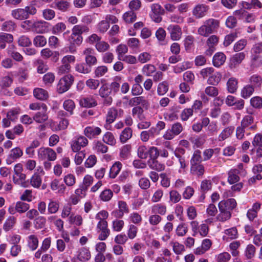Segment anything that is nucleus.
<instances>
[{
	"instance_id": "f257e3e1",
	"label": "nucleus",
	"mask_w": 262,
	"mask_h": 262,
	"mask_svg": "<svg viewBox=\"0 0 262 262\" xmlns=\"http://www.w3.org/2000/svg\"><path fill=\"white\" fill-rule=\"evenodd\" d=\"M89 28L84 25H75L72 29V34L69 37V40L71 45L79 46L82 42V33H88Z\"/></svg>"
},
{
	"instance_id": "f03ea898",
	"label": "nucleus",
	"mask_w": 262,
	"mask_h": 262,
	"mask_svg": "<svg viewBox=\"0 0 262 262\" xmlns=\"http://www.w3.org/2000/svg\"><path fill=\"white\" fill-rule=\"evenodd\" d=\"M220 27V21L214 18L206 20L203 25L199 28L198 33L199 35L207 37L209 34L216 32Z\"/></svg>"
},
{
	"instance_id": "7ed1b4c3",
	"label": "nucleus",
	"mask_w": 262,
	"mask_h": 262,
	"mask_svg": "<svg viewBox=\"0 0 262 262\" xmlns=\"http://www.w3.org/2000/svg\"><path fill=\"white\" fill-rule=\"evenodd\" d=\"M159 156V151L158 148H152L149 151V159L147 162L149 167L158 171H163L165 169V165L157 160Z\"/></svg>"
},
{
	"instance_id": "20e7f679",
	"label": "nucleus",
	"mask_w": 262,
	"mask_h": 262,
	"mask_svg": "<svg viewBox=\"0 0 262 262\" xmlns=\"http://www.w3.org/2000/svg\"><path fill=\"white\" fill-rule=\"evenodd\" d=\"M47 110V106L43 103H34V120L38 123L46 121L48 118Z\"/></svg>"
},
{
	"instance_id": "39448f33",
	"label": "nucleus",
	"mask_w": 262,
	"mask_h": 262,
	"mask_svg": "<svg viewBox=\"0 0 262 262\" xmlns=\"http://www.w3.org/2000/svg\"><path fill=\"white\" fill-rule=\"evenodd\" d=\"M23 166L20 163L15 165L14 168V174L13 176V181L14 184L19 185L23 187H27L29 186V182L26 181V176L22 173Z\"/></svg>"
},
{
	"instance_id": "423d86ee",
	"label": "nucleus",
	"mask_w": 262,
	"mask_h": 262,
	"mask_svg": "<svg viewBox=\"0 0 262 262\" xmlns=\"http://www.w3.org/2000/svg\"><path fill=\"white\" fill-rule=\"evenodd\" d=\"M74 80V77L70 74L67 75L61 78L57 85V91L58 93L62 94L67 92L72 85Z\"/></svg>"
},
{
	"instance_id": "0eeeda50",
	"label": "nucleus",
	"mask_w": 262,
	"mask_h": 262,
	"mask_svg": "<svg viewBox=\"0 0 262 262\" xmlns=\"http://www.w3.org/2000/svg\"><path fill=\"white\" fill-rule=\"evenodd\" d=\"M112 91L106 83L103 84L100 88L99 90V96L103 99V104L105 105H110L113 102V98L111 96Z\"/></svg>"
},
{
	"instance_id": "6e6552de",
	"label": "nucleus",
	"mask_w": 262,
	"mask_h": 262,
	"mask_svg": "<svg viewBox=\"0 0 262 262\" xmlns=\"http://www.w3.org/2000/svg\"><path fill=\"white\" fill-rule=\"evenodd\" d=\"M84 56V60L86 64L92 69L93 66L97 64L98 60L95 56V51L91 48H86L83 52Z\"/></svg>"
},
{
	"instance_id": "1a4fd4ad",
	"label": "nucleus",
	"mask_w": 262,
	"mask_h": 262,
	"mask_svg": "<svg viewBox=\"0 0 262 262\" xmlns=\"http://www.w3.org/2000/svg\"><path fill=\"white\" fill-rule=\"evenodd\" d=\"M183 130V127L181 123L176 122L171 126V129L168 130L163 135L166 140H171L175 136L179 135Z\"/></svg>"
},
{
	"instance_id": "9d476101",
	"label": "nucleus",
	"mask_w": 262,
	"mask_h": 262,
	"mask_svg": "<svg viewBox=\"0 0 262 262\" xmlns=\"http://www.w3.org/2000/svg\"><path fill=\"white\" fill-rule=\"evenodd\" d=\"M32 9L29 6L24 9H16L12 11L11 15L15 19L22 20L28 18L30 14H32Z\"/></svg>"
},
{
	"instance_id": "9b49d317",
	"label": "nucleus",
	"mask_w": 262,
	"mask_h": 262,
	"mask_svg": "<svg viewBox=\"0 0 262 262\" xmlns=\"http://www.w3.org/2000/svg\"><path fill=\"white\" fill-rule=\"evenodd\" d=\"M170 39L173 41L179 40L182 36V29L178 25H170L167 28Z\"/></svg>"
},
{
	"instance_id": "f8f14e48",
	"label": "nucleus",
	"mask_w": 262,
	"mask_h": 262,
	"mask_svg": "<svg viewBox=\"0 0 262 262\" xmlns=\"http://www.w3.org/2000/svg\"><path fill=\"white\" fill-rule=\"evenodd\" d=\"M39 159H48L49 161H54L56 158V152L50 148H40L38 151Z\"/></svg>"
},
{
	"instance_id": "ddd939ff",
	"label": "nucleus",
	"mask_w": 262,
	"mask_h": 262,
	"mask_svg": "<svg viewBox=\"0 0 262 262\" xmlns=\"http://www.w3.org/2000/svg\"><path fill=\"white\" fill-rule=\"evenodd\" d=\"M88 144V139L84 136H79L73 140L71 142V148L73 151L78 152L82 147L86 146Z\"/></svg>"
},
{
	"instance_id": "4468645a",
	"label": "nucleus",
	"mask_w": 262,
	"mask_h": 262,
	"mask_svg": "<svg viewBox=\"0 0 262 262\" xmlns=\"http://www.w3.org/2000/svg\"><path fill=\"white\" fill-rule=\"evenodd\" d=\"M118 209L114 210L111 214L116 219L122 218L124 213L129 212V209L125 202L119 201L118 203Z\"/></svg>"
},
{
	"instance_id": "2eb2a0df",
	"label": "nucleus",
	"mask_w": 262,
	"mask_h": 262,
	"mask_svg": "<svg viewBox=\"0 0 262 262\" xmlns=\"http://www.w3.org/2000/svg\"><path fill=\"white\" fill-rule=\"evenodd\" d=\"M97 228L101 231V233L99 235V239L103 241L110 235V231L107 228V222L105 220H101L97 224Z\"/></svg>"
},
{
	"instance_id": "dca6fc26",
	"label": "nucleus",
	"mask_w": 262,
	"mask_h": 262,
	"mask_svg": "<svg viewBox=\"0 0 262 262\" xmlns=\"http://www.w3.org/2000/svg\"><path fill=\"white\" fill-rule=\"evenodd\" d=\"M101 133V129L99 127L95 126H87L84 130V134L89 139L96 138Z\"/></svg>"
},
{
	"instance_id": "f3484780",
	"label": "nucleus",
	"mask_w": 262,
	"mask_h": 262,
	"mask_svg": "<svg viewBox=\"0 0 262 262\" xmlns=\"http://www.w3.org/2000/svg\"><path fill=\"white\" fill-rule=\"evenodd\" d=\"M245 58L244 52H239L235 54L230 59L229 67L231 69L235 68L238 66Z\"/></svg>"
},
{
	"instance_id": "a211bd4d",
	"label": "nucleus",
	"mask_w": 262,
	"mask_h": 262,
	"mask_svg": "<svg viewBox=\"0 0 262 262\" xmlns=\"http://www.w3.org/2000/svg\"><path fill=\"white\" fill-rule=\"evenodd\" d=\"M208 10L207 6L204 4H199L193 8L192 14L196 18H201L206 15Z\"/></svg>"
},
{
	"instance_id": "6ab92c4d",
	"label": "nucleus",
	"mask_w": 262,
	"mask_h": 262,
	"mask_svg": "<svg viewBox=\"0 0 262 262\" xmlns=\"http://www.w3.org/2000/svg\"><path fill=\"white\" fill-rule=\"evenodd\" d=\"M254 122V118L252 115H246L241 122V125L247 129L253 130L256 128V125H251Z\"/></svg>"
},
{
	"instance_id": "aec40b11",
	"label": "nucleus",
	"mask_w": 262,
	"mask_h": 262,
	"mask_svg": "<svg viewBox=\"0 0 262 262\" xmlns=\"http://www.w3.org/2000/svg\"><path fill=\"white\" fill-rule=\"evenodd\" d=\"M79 103L81 106L88 108L94 107L97 105V101L92 96L81 98Z\"/></svg>"
},
{
	"instance_id": "412c9836",
	"label": "nucleus",
	"mask_w": 262,
	"mask_h": 262,
	"mask_svg": "<svg viewBox=\"0 0 262 262\" xmlns=\"http://www.w3.org/2000/svg\"><path fill=\"white\" fill-rule=\"evenodd\" d=\"M220 213L217 216V220L221 222H225L229 220L231 216V211L226 209L218 204Z\"/></svg>"
},
{
	"instance_id": "4be33fe9",
	"label": "nucleus",
	"mask_w": 262,
	"mask_h": 262,
	"mask_svg": "<svg viewBox=\"0 0 262 262\" xmlns=\"http://www.w3.org/2000/svg\"><path fill=\"white\" fill-rule=\"evenodd\" d=\"M22 155L23 151L19 147H16L11 149L10 154L6 160L7 163L8 164H11L13 161L20 158Z\"/></svg>"
},
{
	"instance_id": "5701e85b",
	"label": "nucleus",
	"mask_w": 262,
	"mask_h": 262,
	"mask_svg": "<svg viewBox=\"0 0 262 262\" xmlns=\"http://www.w3.org/2000/svg\"><path fill=\"white\" fill-rule=\"evenodd\" d=\"M212 245V242L210 239L206 238L202 241L200 247H198L195 250V254L201 255L204 254L206 251L209 250Z\"/></svg>"
},
{
	"instance_id": "b1692460",
	"label": "nucleus",
	"mask_w": 262,
	"mask_h": 262,
	"mask_svg": "<svg viewBox=\"0 0 262 262\" xmlns=\"http://www.w3.org/2000/svg\"><path fill=\"white\" fill-rule=\"evenodd\" d=\"M130 106L141 105L143 107H147L149 105L148 101L143 96H138L131 98L128 101Z\"/></svg>"
},
{
	"instance_id": "393cba45",
	"label": "nucleus",
	"mask_w": 262,
	"mask_h": 262,
	"mask_svg": "<svg viewBox=\"0 0 262 262\" xmlns=\"http://www.w3.org/2000/svg\"><path fill=\"white\" fill-rule=\"evenodd\" d=\"M226 57L222 52L216 53L213 57V64L216 67H219L225 62Z\"/></svg>"
},
{
	"instance_id": "a878e982",
	"label": "nucleus",
	"mask_w": 262,
	"mask_h": 262,
	"mask_svg": "<svg viewBox=\"0 0 262 262\" xmlns=\"http://www.w3.org/2000/svg\"><path fill=\"white\" fill-rule=\"evenodd\" d=\"M13 40V37L10 34L0 33V49H3L6 48V43H10Z\"/></svg>"
},
{
	"instance_id": "bb28decb",
	"label": "nucleus",
	"mask_w": 262,
	"mask_h": 262,
	"mask_svg": "<svg viewBox=\"0 0 262 262\" xmlns=\"http://www.w3.org/2000/svg\"><path fill=\"white\" fill-rule=\"evenodd\" d=\"M219 205L231 211L236 207L237 204L234 199H229L226 201H221Z\"/></svg>"
},
{
	"instance_id": "cd10ccee",
	"label": "nucleus",
	"mask_w": 262,
	"mask_h": 262,
	"mask_svg": "<svg viewBox=\"0 0 262 262\" xmlns=\"http://www.w3.org/2000/svg\"><path fill=\"white\" fill-rule=\"evenodd\" d=\"M34 96L37 99L45 100L48 98L47 91L41 88H36L34 89Z\"/></svg>"
},
{
	"instance_id": "c85d7f7f",
	"label": "nucleus",
	"mask_w": 262,
	"mask_h": 262,
	"mask_svg": "<svg viewBox=\"0 0 262 262\" xmlns=\"http://www.w3.org/2000/svg\"><path fill=\"white\" fill-rule=\"evenodd\" d=\"M152 148H157L155 146H151L148 149L144 145L139 147L138 149V156L141 159H146L148 156H149V151Z\"/></svg>"
},
{
	"instance_id": "c756f323",
	"label": "nucleus",
	"mask_w": 262,
	"mask_h": 262,
	"mask_svg": "<svg viewBox=\"0 0 262 262\" xmlns=\"http://www.w3.org/2000/svg\"><path fill=\"white\" fill-rule=\"evenodd\" d=\"M190 172L198 177L202 176L205 172L204 167L202 164L191 165Z\"/></svg>"
},
{
	"instance_id": "7c9ffc66",
	"label": "nucleus",
	"mask_w": 262,
	"mask_h": 262,
	"mask_svg": "<svg viewBox=\"0 0 262 262\" xmlns=\"http://www.w3.org/2000/svg\"><path fill=\"white\" fill-rule=\"evenodd\" d=\"M77 257L80 261H86L91 258V254L88 249L83 247L79 249Z\"/></svg>"
},
{
	"instance_id": "2f4dec72",
	"label": "nucleus",
	"mask_w": 262,
	"mask_h": 262,
	"mask_svg": "<svg viewBox=\"0 0 262 262\" xmlns=\"http://www.w3.org/2000/svg\"><path fill=\"white\" fill-rule=\"evenodd\" d=\"M254 87L251 84L245 85L241 91V96L243 98L247 99L250 97L254 91Z\"/></svg>"
},
{
	"instance_id": "473e14b6",
	"label": "nucleus",
	"mask_w": 262,
	"mask_h": 262,
	"mask_svg": "<svg viewBox=\"0 0 262 262\" xmlns=\"http://www.w3.org/2000/svg\"><path fill=\"white\" fill-rule=\"evenodd\" d=\"M132 136V130L130 127H126L121 132L120 140L121 143H125Z\"/></svg>"
},
{
	"instance_id": "72a5a7b5",
	"label": "nucleus",
	"mask_w": 262,
	"mask_h": 262,
	"mask_svg": "<svg viewBox=\"0 0 262 262\" xmlns=\"http://www.w3.org/2000/svg\"><path fill=\"white\" fill-rule=\"evenodd\" d=\"M239 170L237 169L231 170L228 173V181L231 184L237 182L239 178L238 176Z\"/></svg>"
},
{
	"instance_id": "f704fd0d",
	"label": "nucleus",
	"mask_w": 262,
	"mask_h": 262,
	"mask_svg": "<svg viewBox=\"0 0 262 262\" xmlns=\"http://www.w3.org/2000/svg\"><path fill=\"white\" fill-rule=\"evenodd\" d=\"M122 168V164L119 162H115L111 167L110 171V176L112 178H115L120 172Z\"/></svg>"
},
{
	"instance_id": "c9c22d12",
	"label": "nucleus",
	"mask_w": 262,
	"mask_h": 262,
	"mask_svg": "<svg viewBox=\"0 0 262 262\" xmlns=\"http://www.w3.org/2000/svg\"><path fill=\"white\" fill-rule=\"evenodd\" d=\"M121 82V78L120 77L117 76L114 78V81L111 83L110 88L112 93L116 94L119 92Z\"/></svg>"
},
{
	"instance_id": "e433bc0d",
	"label": "nucleus",
	"mask_w": 262,
	"mask_h": 262,
	"mask_svg": "<svg viewBox=\"0 0 262 262\" xmlns=\"http://www.w3.org/2000/svg\"><path fill=\"white\" fill-rule=\"evenodd\" d=\"M237 80L236 78L231 77L227 81V89L229 93H234L237 88Z\"/></svg>"
},
{
	"instance_id": "4c0bfd02",
	"label": "nucleus",
	"mask_w": 262,
	"mask_h": 262,
	"mask_svg": "<svg viewBox=\"0 0 262 262\" xmlns=\"http://www.w3.org/2000/svg\"><path fill=\"white\" fill-rule=\"evenodd\" d=\"M221 74L219 72L213 73V74L208 77L207 83L211 85H216L221 80Z\"/></svg>"
},
{
	"instance_id": "58836bf2",
	"label": "nucleus",
	"mask_w": 262,
	"mask_h": 262,
	"mask_svg": "<svg viewBox=\"0 0 262 262\" xmlns=\"http://www.w3.org/2000/svg\"><path fill=\"white\" fill-rule=\"evenodd\" d=\"M233 130L234 128L232 126H229L225 128L219 135L218 138L219 140L221 141L227 139L231 136Z\"/></svg>"
},
{
	"instance_id": "ea45409f",
	"label": "nucleus",
	"mask_w": 262,
	"mask_h": 262,
	"mask_svg": "<svg viewBox=\"0 0 262 262\" xmlns=\"http://www.w3.org/2000/svg\"><path fill=\"white\" fill-rule=\"evenodd\" d=\"M92 69L85 62L77 64L75 67L76 71L84 74L90 73L92 71Z\"/></svg>"
},
{
	"instance_id": "a19ab883",
	"label": "nucleus",
	"mask_w": 262,
	"mask_h": 262,
	"mask_svg": "<svg viewBox=\"0 0 262 262\" xmlns=\"http://www.w3.org/2000/svg\"><path fill=\"white\" fill-rule=\"evenodd\" d=\"M35 66L36 67L37 72L39 74L45 73L49 69L48 65L41 59L36 61Z\"/></svg>"
},
{
	"instance_id": "79ce46f5",
	"label": "nucleus",
	"mask_w": 262,
	"mask_h": 262,
	"mask_svg": "<svg viewBox=\"0 0 262 262\" xmlns=\"http://www.w3.org/2000/svg\"><path fill=\"white\" fill-rule=\"evenodd\" d=\"M137 16L136 13L133 11H129L125 12L123 15V20L126 23H133L136 20Z\"/></svg>"
},
{
	"instance_id": "37998d69",
	"label": "nucleus",
	"mask_w": 262,
	"mask_h": 262,
	"mask_svg": "<svg viewBox=\"0 0 262 262\" xmlns=\"http://www.w3.org/2000/svg\"><path fill=\"white\" fill-rule=\"evenodd\" d=\"M117 115L118 112L116 109L113 107L110 108L106 116V122L108 124L113 123L116 119Z\"/></svg>"
},
{
	"instance_id": "c03bdc74",
	"label": "nucleus",
	"mask_w": 262,
	"mask_h": 262,
	"mask_svg": "<svg viewBox=\"0 0 262 262\" xmlns=\"http://www.w3.org/2000/svg\"><path fill=\"white\" fill-rule=\"evenodd\" d=\"M202 161V158L201 151L199 149L195 150L190 160V165L201 164Z\"/></svg>"
},
{
	"instance_id": "a18cd8bd",
	"label": "nucleus",
	"mask_w": 262,
	"mask_h": 262,
	"mask_svg": "<svg viewBox=\"0 0 262 262\" xmlns=\"http://www.w3.org/2000/svg\"><path fill=\"white\" fill-rule=\"evenodd\" d=\"M189 141L193 145L194 147H201L205 143L204 138L199 137H191L189 139Z\"/></svg>"
},
{
	"instance_id": "49530a36",
	"label": "nucleus",
	"mask_w": 262,
	"mask_h": 262,
	"mask_svg": "<svg viewBox=\"0 0 262 262\" xmlns=\"http://www.w3.org/2000/svg\"><path fill=\"white\" fill-rule=\"evenodd\" d=\"M212 184L210 180H203L201 184V190L202 192L201 196L205 198L204 194L207 192L209 190L211 189Z\"/></svg>"
},
{
	"instance_id": "de8ad7c7",
	"label": "nucleus",
	"mask_w": 262,
	"mask_h": 262,
	"mask_svg": "<svg viewBox=\"0 0 262 262\" xmlns=\"http://www.w3.org/2000/svg\"><path fill=\"white\" fill-rule=\"evenodd\" d=\"M51 188L53 190H58L59 193H63L66 187L63 184L59 185V181L57 180H54L51 183Z\"/></svg>"
},
{
	"instance_id": "09e8293b",
	"label": "nucleus",
	"mask_w": 262,
	"mask_h": 262,
	"mask_svg": "<svg viewBox=\"0 0 262 262\" xmlns=\"http://www.w3.org/2000/svg\"><path fill=\"white\" fill-rule=\"evenodd\" d=\"M16 24L12 20H8L4 23L2 26V29L4 31L11 32L15 30Z\"/></svg>"
},
{
	"instance_id": "8fccbe9b",
	"label": "nucleus",
	"mask_w": 262,
	"mask_h": 262,
	"mask_svg": "<svg viewBox=\"0 0 262 262\" xmlns=\"http://www.w3.org/2000/svg\"><path fill=\"white\" fill-rule=\"evenodd\" d=\"M69 6V3L65 1H59L57 2H54L52 5V8H57L58 9L65 11Z\"/></svg>"
},
{
	"instance_id": "3c124183",
	"label": "nucleus",
	"mask_w": 262,
	"mask_h": 262,
	"mask_svg": "<svg viewBox=\"0 0 262 262\" xmlns=\"http://www.w3.org/2000/svg\"><path fill=\"white\" fill-rule=\"evenodd\" d=\"M47 43V39L43 35H37L34 38V45L37 47H43Z\"/></svg>"
},
{
	"instance_id": "603ef678",
	"label": "nucleus",
	"mask_w": 262,
	"mask_h": 262,
	"mask_svg": "<svg viewBox=\"0 0 262 262\" xmlns=\"http://www.w3.org/2000/svg\"><path fill=\"white\" fill-rule=\"evenodd\" d=\"M16 222V219L14 216H10L7 219L5 222L3 229L6 231H8L11 229Z\"/></svg>"
},
{
	"instance_id": "864d4df0",
	"label": "nucleus",
	"mask_w": 262,
	"mask_h": 262,
	"mask_svg": "<svg viewBox=\"0 0 262 262\" xmlns=\"http://www.w3.org/2000/svg\"><path fill=\"white\" fill-rule=\"evenodd\" d=\"M237 37L236 32L231 33L225 37L223 45L225 47H228Z\"/></svg>"
},
{
	"instance_id": "5fc2aeb1",
	"label": "nucleus",
	"mask_w": 262,
	"mask_h": 262,
	"mask_svg": "<svg viewBox=\"0 0 262 262\" xmlns=\"http://www.w3.org/2000/svg\"><path fill=\"white\" fill-rule=\"evenodd\" d=\"M103 141L106 144L114 145L116 143V140L114 135L111 132H107L103 137Z\"/></svg>"
},
{
	"instance_id": "6e6d98bb",
	"label": "nucleus",
	"mask_w": 262,
	"mask_h": 262,
	"mask_svg": "<svg viewBox=\"0 0 262 262\" xmlns=\"http://www.w3.org/2000/svg\"><path fill=\"white\" fill-rule=\"evenodd\" d=\"M20 114L19 108H14L9 111L7 114V117L11 121H15Z\"/></svg>"
},
{
	"instance_id": "4d7b16f0",
	"label": "nucleus",
	"mask_w": 262,
	"mask_h": 262,
	"mask_svg": "<svg viewBox=\"0 0 262 262\" xmlns=\"http://www.w3.org/2000/svg\"><path fill=\"white\" fill-rule=\"evenodd\" d=\"M251 84L253 85L254 88L259 87L262 83V78L257 75H253L250 78Z\"/></svg>"
},
{
	"instance_id": "13d9d810",
	"label": "nucleus",
	"mask_w": 262,
	"mask_h": 262,
	"mask_svg": "<svg viewBox=\"0 0 262 262\" xmlns=\"http://www.w3.org/2000/svg\"><path fill=\"white\" fill-rule=\"evenodd\" d=\"M64 110L69 112L70 115L73 114V111L75 107V103L71 99L66 100L63 104Z\"/></svg>"
},
{
	"instance_id": "bf43d9fd",
	"label": "nucleus",
	"mask_w": 262,
	"mask_h": 262,
	"mask_svg": "<svg viewBox=\"0 0 262 262\" xmlns=\"http://www.w3.org/2000/svg\"><path fill=\"white\" fill-rule=\"evenodd\" d=\"M171 244L172 246L173 252L177 254H181L185 250L184 246L177 242H171Z\"/></svg>"
},
{
	"instance_id": "052dcab7",
	"label": "nucleus",
	"mask_w": 262,
	"mask_h": 262,
	"mask_svg": "<svg viewBox=\"0 0 262 262\" xmlns=\"http://www.w3.org/2000/svg\"><path fill=\"white\" fill-rule=\"evenodd\" d=\"M156 70V67L152 64H146L142 69L143 74L147 76H150Z\"/></svg>"
},
{
	"instance_id": "680f3d73",
	"label": "nucleus",
	"mask_w": 262,
	"mask_h": 262,
	"mask_svg": "<svg viewBox=\"0 0 262 262\" xmlns=\"http://www.w3.org/2000/svg\"><path fill=\"white\" fill-rule=\"evenodd\" d=\"M17 212L19 213H23L28 210L29 208V205L26 203L18 201L16 204Z\"/></svg>"
},
{
	"instance_id": "e2e57ef3",
	"label": "nucleus",
	"mask_w": 262,
	"mask_h": 262,
	"mask_svg": "<svg viewBox=\"0 0 262 262\" xmlns=\"http://www.w3.org/2000/svg\"><path fill=\"white\" fill-rule=\"evenodd\" d=\"M188 231V227L187 225L182 223L178 225L176 229V233L179 236H184Z\"/></svg>"
},
{
	"instance_id": "0e129e2a",
	"label": "nucleus",
	"mask_w": 262,
	"mask_h": 262,
	"mask_svg": "<svg viewBox=\"0 0 262 262\" xmlns=\"http://www.w3.org/2000/svg\"><path fill=\"white\" fill-rule=\"evenodd\" d=\"M168 90V82L166 81H163L159 84L157 92L159 95H163L167 92Z\"/></svg>"
},
{
	"instance_id": "69168bd1",
	"label": "nucleus",
	"mask_w": 262,
	"mask_h": 262,
	"mask_svg": "<svg viewBox=\"0 0 262 262\" xmlns=\"http://www.w3.org/2000/svg\"><path fill=\"white\" fill-rule=\"evenodd\" d=\"M255 251L256 249L253 245H248L245 250V256L248 259H251L254 257Z\"/></svg>"
},
{
	"instance_id": "338daca9",
	"label": "nucleus",
	"mask_w": 262,
	"mask_h": 262,
	"mask_svg": "<svg viewBox=\"0 0 262 262\" xmlns=\"http://www.w3.org/2000/svg\"><path fill=\"white\" fill-rule=\"evenodd\" d=\"M96 49L100 52H104L107 51L109 48V45L103 41H99L95 45Z\"/></svg>"
},
{
	"instance_id": "774afa93",
	"label": "nucleus",
	"mask_w": 262,
	"mask_h": 262,
	"mask_svg": "<svg viewBox=\"0 0 262 262\" xmlns=\"http://www.w3.org/2000/svg\"><path fill=\"white\" fill-rule=\"evenodd\" d=\"M247 44V40L242 39L236 42L233 47L235 52H239L243 50Z\"/></svg>"
}]
</instances>
